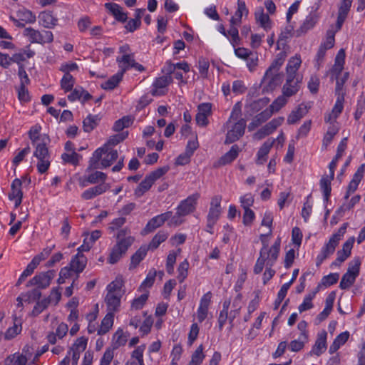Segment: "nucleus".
Instances as JSON below:
<instances>
[{"label":"nucleus","instance_id":"obj_1","mask_svg":"<svg viewBox=\"0 0 365 365\" xmlns=\"http://www.w3.org/2000/svg\"><path fill=\"white\" fill-rule=\"evenodd\" d=\"M302 60L299 56L292 57L286 66V82L282 87V93L289 98L295 95L300 88L302 77L298 73Z\"/></svg>","mask_w":365,"mask_h":365},{"label":"nucleus","instance_id":"obj_2","mask_svg":"<svg viewBox=\"0 0 365 365\" xmlns=\"http://www.w3.org/2000/svg\"><path fill=\"white\" fill-rule=\"evenodd\" d=\"M240 115L241 109L236 104L232 108L229 120L225 125V127L227 128L225 143H232L244 135L246 121L243 118H240Z\"/></svg>","mask_w":365,"mask_h":365},{"label":"nucleus","instance_id":"obj_3","mask_svg":"<svg viewBox=\"0 0 365 365\" xmlns=\"http://www.w3.org/2000/svg\"><path fill=\"white\" fill-rule=\"evenodd\" d=\"M118 156L116 150L103 145L94 151L89 160L86 171L108 168L118 158Z\"/></svg>","mask_w":365,"mask_h":365},{"label":"nucleus","instance_id":"obj_4","mask_svg":"<svg viewBox=\"0 0 365 365\" xmlns=\"http://www.w3.org/2000/svg\"><path fill=\"white\" fill-rule=\"evenodd\" d=\"M130 230L128 228L121 229L117 234V242L113 247L108 262L110 264H115L124 255L128 248L135 241V237L128 235Z\"/></svg>","mask_w":365,"mask_h":365},{"label":"nucleus","instance_id":"obj_5","mask_svg":"<svg viewBox=\"0 0 365 365\" xmlns=\"http://www.w3.org/2000/svg\"><path fill=\"white\" fill-rule=\"evenodd\" d=\"M123 280L118 277L107 286L108 293L105 298L108 310L111 312H117L120 305V299L124 294L123 289Z\"/></svg>","mask_w":365,"mask_h":365},{"label":"nucleus","instance_id":"obj_6","mask_svg":"<svg viewBox=\"0 0 365 365\" xmlns=\"http://www.w3.org/2000/svg\"><path fill=\"white\" fill-rule=\"evenodd\" d=\"M347 227V223H344L336 232L334 233L329 241L324 244L322 247L319 254L317 255L316 259L317 266L321 265L324 259L328 258L329 256L334 254L336 247L338 246L340 240L346 232Z\"/></svg>","mask_w":365,"mask_h":365},{"label":"nucleus","instance_id":"obj_7","mask_svg":"<svg viewBox=\"0 0 365 365\" xmlns=\"http://www.w3.org/2000/svg\"><path fill=\"white\" fill-rule=\"evenodd\" d=\"M34 146L35 147L34 156L38 160L36 165L38 172L43 174L47 172L51 165V155L46 143L42 140V143Z\"/></svg>","mask_w":365,"mask_h":365},{"label":"nucleus","instance_id":"obj_8","mask_svg":"<svg viewBox=\"0 0 365 365\" xmlns=\"http://www.w3.org/2000/svg\"><path fill=\"white\" fill-rule=\"evenodd\" d=\"M168 171V167H163L149 173L135 190V195L138 197L143 196V194L151 187L154 182L164 175Z\"/></svg>","mask_w":365,"mask_h":365},{"label":"nucleus","instance_id":"obj_9","mask_svg":"<svg viewBox=\"0 0 365 365\" xmlns=\"http://www.w3.org/2000/svg\"><path fill=\"white\" fill-rule=\"evenodd\" d=\"M262 242L263 246L259 251V256H262L266 267H272L279 256L281 242L280 239L277 238L274 245L270 247H268L265 241L262 240Z\"/></svg>","mask_w":365,"mask_h":365},{"label":"nucleus","instance_id":"obj_10","mask_svg":"<svg viewBox=\"0 0 365 365\" xmlns=\"http://www.w3.org/2000/svg\"><path fill=\"white\" fill-rule=\"evenodd\" d=\"M23 34L32 43L45 44L53 41V34L50 31H39L31 27L25 28Z\"/></svg>","mask_w":365,"mask_h":365},{"label":"nucleus","instance_id":"obj_11","mask_svg":"<svg viewBox=\"0 0 365 365\" xmlns=\"http://www.w3.org/2000/svg\"><path fill=\"white\" fill-rule=\"evenodd\" d=\"M116 61L120 68L119 72L123 75L130 68H134L140 72L145 71V67L135 61L134 55L119 56L117 57Z\"/></svg>","mask_w":365,"mask_h":365},{"label":"nucleus","instance_id":"obj_12","mask_svg":"<svg viewBox=\"0 0 365 365\" xmlns=\"http://www.w3.org/2000/svg\"><path fill=\"white\" fill-rule=\"evenodd\" d=\"M9 19L17 27L20 28H24L26 24H34L36 21V16L25 8L18 10L16 16H10Z\"/></svg>","mask_w":365,"mask_h":365},{"label":"nucleus","instance_id":"obj_13","mask_svg":"<svg viewBox=\"0 0 365 365\" xmlns=\"http://www.w3.org/2000/svg\"><path fill=\"white\" fill-rule=\"evenodd\" d=\"M55 276L56 272L54 270L41 272L31 279L28 282L26 287L37 286L38 288L46 289L50 285L51 280Z\"/></svg>","mask_w":365,"mask_h":365},{"label":"nucleus","instance_id":"obj_14","mask_svg":"<svg viewBox=\"0 0 365 365\" xmlns=\"http://www.w3.org/2000/svg\"><path fill=\"white\" fill-rule=\"evenodd\" d=\"M200 194L194 193L182 200L178 205L176 210L180 212L185 217L193 212L196 209L197 200Z\"/></svg>","mask_w":365,"mask_h":365},{"label":"nucleus","instance_id":"obj_15","mask_svg":"<svg viewBox=\"0 0 365 365\" xmlns=\"http://www.w3.org/2000/svg\"><path fill=\"white\" fill-rule=\"evenodd\" d=\"M172 216V212L168 211L151 218L143 230V234H148L161 227Z\"/></svg>","mask_w":365,"mask_h":365},{"label":"nucleus","instance_id":"obj_16","mask_svg":"<svg viewBox=\"0 0 365 365\" xmlns=\"http://www.w3.org/2000/svg\"><path fill=\"white\" fill-rule=\"evenodd\" d=\"M23 196L22 181L19 178H15L11 184L8 198L11 201H14V207L17 208L22 202Z\"/></svg>","mask_w":365,"mask_h":365},{"label":"nucleus","instance_id":"obj_17","mask_svg":"<svg viewBox=\"0 0 365 365\" xmlns=\"http://www.w3.org/2000/svg\"><path fill=\"white\" fill-rule=\"evenodd\" d=\"M53 247V246L47 247L44 248L41 253L36 255L21 274L26 277L30 276L34 272L37 266L40 264V262L46 259L50 255Z\"/></svg>","mask_w":365,"mask_h":365},{"label":"nucleus","instance_id":"obj_18","mask_svg":"<svg viewBox=\"0 0 365 365\" xmlns=\"http://www.w3.org/2000/svg\"><path fill=\"white\" fill-rule=\"evenodd\" d=\"M221 201L222 197L220 195L215 196L211 200L210 207L207 216V221H209L210 225L216 224L220 218L222 212Z\"/></svg>","mask_w":365,"mask_h":365},{"label":"nucleus","instance_id":"obj_19","mask_svg":"<svg viewBox=\"0 0 365 365\" xmlns=\"http://www.w3.org/2000/svg\"><path fill=\"white\" fill-rule=\"evenodd\" d=\"M29 349V346H26L22 354L15 353L9 356L5 360L4 365H26L31 356Z\"/></svg>","mask_w":365,"mask_h":365},{"label":"nucleus","instance_id":"obj_20","mask_svg":"<svg viewBox=\"0 0 365 365\" xmlns=\"http://www.w3.org/2000/svg\"><path fill=\"white\" fill-rule=\"evenodd\" d=\"M327 333L325 330H322L317 334V340L309 352V355L320 356L327 349Z\"/></svg>","mask_w":365,"mask_h":365},{"label":"nucleus","instance_id":"obj_21","mask_svg":"<svg viewBox=\"0 0 365 365\" xmlns=\"http://www.w3.org/2000/svg\"><path fill=\"white\" fill-rule=\"evenodd\" d=\"M285 60V54L283 53H279L276 59L272 62L271 66L265 72L264 78L265 81H269L271 82L272 80L274 79V76H277V72L279 71L281 66L283 65Z\"/></svg>","mask_w":365,"mask_h":365},{"label":"nucleus","instance_id":"obj_22","mask_svg":"<svg viewBox=\"0 0 365 365\" xmlns=\"http://www.w3.org/2000/svg\"><path fill=\"white\" fill-rule=\"evenodd\" d=\"M211 302V293L205 294L200 301L197 310V319L200 323L202 322L207 317L209 306Z\"/></svg>","mask_w":365,"mask_h":365},{"label":"nucleus","instance_id":"obj_23","mask_svg":"<svg viewBox=\"0 0 365 365\" xmlns=\"http://www.w3.org/2000/svg\"><path fill=\"white\" fill-rule=\"evenodd\" d=\"M173 81L171 74L168 72L166 75L157 78L153 83V96H162L165 93L160 89L166 88Z\"/></svg>","mask_w":365,"mask_h":365},{"label":"nucleus","instance_id":"obj_24","mask_svg":"<svg viewBox=\"0 0 365 365\" xmlns=\"http://www.w3.org/2000/svg\"><path fill=\"white\" fill-rule=\"evenodd\" d=\"M351 4L352 0H341L339 7L337 20L336 23V31L341 29V26L349 14Z\"/></svg>","mask_w":365,"mask_h":365},{"label":"nucleus","instance_id":"obj_25","mask_svg":"<svg viewBox=\"0 0 365 365\" xmlns=\"http://www.w3.org/2000/svg\"><path fill=\"white\" fill-rule=\"evenodd\" d=\"M38 19L39 25L46 29H53L58 24V19L50 11L41 12Z\"/></svg>","mask_w":365,"mask_h":365},{"label":"nucleus","instance_id":"obj_26","mask_svg":"<svg viewBox=\"0 0 365 365\" xmlns=\"http://www.w3.org/2000/svg\"><path fill=\"white\" fill-rule=\"evenodd\" d=\"M107 175L103 172L96 171L87 177L81 178L79 179V185L84 187L88 185V184H96L98 182H102V183H105V180H106Z\"/></svg>","mask_w":365,"mask_h":365},{"label":"nucleus","instance_id":"obj_27","mask_svg":"<svg viewBox=\"0 0 365 365\" xmlns=\"http://www.w3.org/2000/svg\"><path fill=\"white\" fill-rule=\"evenodd\" d=\"M110 187L108 183H101L96 186L86 190L81 197L84 200H91L106 192Z\"/></svg>","mask_w":365,"mask_h":365},{"label":"nucleus","instance_id":"obj_28","mask_svg":"<svg viewBox=\"0 0 365 365\" xmlns=\"http://www.w3.org/2000/svg\"><path fill=\"white\" fill-rule=\"evenodd\" d=\"M274 143L275 140L268 139L259 148L257 153L256 163L257 165H263L267 161V155L269 154Z\"/></svg>","mask_w":365,"mask_h":365},{"label":"nucleus","instance_id":"obj_29","mask_svg":"<svg viewBox=\"0 0 365 365\" xmlns=\"http://www.w3.org/2000/svg\"><path fill=\"white\" fill-rule=\"evenodd\" d=\"M87 264V258L81 253H77L73 256L69 263V266L74 272L79 274L83 271Z\"/></svg>","mask_w":365,"mask_h":365},{"label":"nucleus","instance_id":"obj_30","mask_svg":"<svg viewBox=\"0 0 365 365\" xmlns=\"http://www.w3.org/2000/svg\"><path fill=\"white\" fill-rule=\"evenodd\" d=\"M363 167L364 165H361L354 175L352 180L350 181L347 187V190L344 195V199L347 200L349 197L350 195L354 193L356 190L358 185L363 177Z\"/></svg>","mask_w":365,"mask_h":365},{"label":"nucleus","instance_id":"obj_31","mask_svg":"<svg viewBox=\"0 0 365 365\" xmlns=\"http://www.w3.org/2000/svg\"><path fill=\"white\" fill-rule=\"evenodd\" d=\"M104 6L117 21L125 22L127 20V14L123 11V8L118 4L115 3H106Z\"/></svg>","mask_w":365,"mask_h":365},{"label":"nucleus","instance_id":"obj_32","mask_svg":"<svg viewBox=\"0 0 365 365\" xmlns=\"http://www.w3.org/2000/svg\"><path fill=\"white\" fill-rule=\"evenodd\" d=\"M255 17L256 21L262 27L265 31L271 29V21L268 14H265L262 7H259L255 12Z\"/></svg>","mask_w":365,"mask_h":365},{"label":"nucleus","instance_id":"obj_33","mask_svg":"<svg viewBox=\"0 0 365 365\" xmlns=\"http://www.w3.org/2000/svg\"><path fill=\"white\" fill-rule=\"evenodd\" d=\"M272 116V111L268 110L267 108L261 113L256 115L252 119V122L248 125V130L252 131L256 128L259 126L262 123L267 121Z\"/></svg>","mask_w":365,"mask_h":365},{"label":"nucleus","instance_id":"obj_34","mask_svg":"<svg viewBox=\"0 0 365 365\" xmlns=\"http://www.w3.org/2000/svg\"><path fill=\"white\" fill-rule=\"evenodd\" d=\"M242 294H237L232 301V309L228 313L229 314V322L232 326L234 319L239 316L240 310L242 307Z\"/></svg>","mask_w":365,"mask_h":365},{"label":"nucleus","instance_id":"obj_35","mask_svg":"<svg viewBox=\"0 0 365 365\" xmlns=\"http://www.w3.org/2000/svg\"><path fill=\"white\" fill-rule=\"evenodd\" d=\"M114 314L109 312L105 316L101 322L100 328L98 330V335H103L107 333L113 324Z\"/></svg>","mask_w":365,"mask_h":365},{"label":"nucleus","instance_id":"obj_36","mask_svg":"<svg viewBox=\"0 0 365 365\" xmlns=\"http://www.w3.org/2000/svg\"><path fill=\"white\" fill-rule=\"evenodd\" d=\"M149 248L146 246L140 247L131 257L130 269L136 267L145 258Z\"/></svg>","mask_w":365,"mask_h":365},{"label":"nucleus","instance_id":"obj_37","mask_svg":"<svg viewBox=\"0 0 365 365\" xmlns=\"http://www.w3.org/2000/svg\"><path fill=\"white\" fill-rule=\"evenodd\" d=\"M307 113V108L305 106L301 104L298 106V108L291 112V113L288 115L287 118V123L288 124H294L297 121H299L301 118L304 117V115Z\"/></svg>","mask_w":365,"mask_h":365},{"label":"nucleus","instance_id":"obj_38","mask_svg":"<svg viewBox=\"0 0 365 365\" xmlns=\"http://www.w3.org/2000/svg\"><path fill=\"white\" fill-rule=\"evenodd\" d=\"M123 77V74L118 71L112 76L110 78H108L106 81L103 83L101 84V88L104 90H113L122 81Z\"/></svg>","mask_w":365,"mask_h":365},{"label":"nucleus","instance_id":"obj_39","mask_svg":"<svg viewBox=\"0 0 365 365\" xmlns=\"http://www.w3.org/2000/svg\"><path fill=\"white\" fill-rule=\"evenodd\" d=\"M168 237V233L165 231L160 230L153 237L148 247L149 250H155L159 245L165 242Z\"/></svg>","mask_w":365,"mask_h":365},{"label":"nucleus","instance_id":"obj_40","mask_svg":"<svg viewBox=\"0 0 365 365\" xmlns=\"http://www.w3.org/2000/svg\"><path fill=\"white\" fill-rule=\"evenodd\" d=\"M239 148L237 145H234L231 147L230 150L227 152L219 160L220 165H226L234 160H235L238 155Z\"/></svg>","mask_w":365,"mask_h":365},{"label":"nucleus","instance_id":"obj_41","mask_svg":"<svg viewBox=\"0 0 365 365\" xmlns=\"http://www.w3.org/2000/svg\"><path fill=\"white\" fill-rule=\"evenodd\" d=\"M230 305V300H225L222 304V309L220 311L219 317H218V327L219 329L221 331L223 329L224 325L225 324L227 320H229V314L228 311Z\"/></svg>","mask_w":365,"mask_h":365},{"label":"nucleus","instance_id":"obj_42","mask_svg":"<svg viewBox=\"0 0 365 365\" xmlns=\"http://www.w3.org/2000/svg\"><path fill=\"white\" fill-rule=\"evenodd\" d=\"M41 130V127L38 124L34 125L29 130V136L33 145L42 143V140L45 141V138L40 135Z\"/></svg>","mask_w":365,"mask_h":365},{"label":"nucleus","instance_id":"obj_43","mask_svg":"<svg viewBox=\"0 0 365 365\" xmlns=\"http://www.w3.org/2000/svg\"><path fill=\"white\" fill-rule=\"evenodd\" d=\"M344 97L338 96L334 106L332 109V114L328 115V117H325L326 122H331L332 119L335 120L337 116L342 112L344 106Z\"/></svg>","mask_w":365,"mask_h":365},{"label":"nucleus","instance_id":"obj_44","mask_svg":"<svg viewBox=\"0 0 365 365\" xmlns=\"http://www.w3.org/2000/svg\"><path fill=\"white\" fill-rule=\"evenodd\" d=\"M315 24L316 20L313 16H307L299 29L296 31L297 36H299L306 34L309 30L312 29Z\"/></svg>","mask_w":365,"mask_h":365},{"label":"nucleus","instance_id":"obj_45","mask_svg":"<svg viewBox=\"0 0 365 365\" xmlns=\"http://www.w3.org/2000/svg\"><path fill=\"white\" fill-rule=\"evenodd\" d=\"M21 322L16 317L14 318V325L9 327L5 333V339H11L21 331Z\"/></svg>","mask_w":365,"mask_h":365},{"label":"nucleus","instance_id":"obj_46","mask_svg":"<svg viewBox=\"0 0 365 365\" xmlns=\"http://www.w3.org/2000/svg\"><path fill=\"white\" fill-rule=\"evenodd\" d=\"M287 103V97L282 93V95L277 97L267 109L272 111V115L273 113L278 112L283 106H284Z\"/></svg>","mask_w":365,"mask_h":365},{"label":"nucleus","instance_id":"obj_47","mask_svg":"<svg viewBox=\"0 0 365 365\" xmlns=\"http://www.w3.org/2000/svg\"><path fill=\"white\" fill-rule=\"evenodd\" d=\"M99 120L98 115H88L83 121L84 131L89 133L93 130L97 126Z\"/></svg>","mask_w":365,"mask_h":365},{"label":"nucleus","instance_id":"obj_48","mask_svg":"<svg viewBox=\"0 0 365 365\" xmlns=\"http://www.w3.org/2000/svg\"><path fill=\"white\" fill-rule=\"evenodd\" d=\"M331 180L329 179V176H323L320 180V188L323 192L325 201H328L331 195Z\"/></svg>","mask_w":365,"mask_h":365},{"label":"nucleus","instance_id":"obj_49","mask_svg":"<svg viewBox=\"0 0 365 365\" xmlns=\"http://www.w3.org/2000/svg\"><path fill=\"white\" fill-rule=\"evenodd\" d=\"M61 88L66 93L71 91L75 84V78L71 74L63 75L61 82Z\"/></svg>","mask_w":365,"mask_h":365},{"label":"nucleus","instance_id":"obj_50","mask_svg":"<svg viewBox=\"0 0 365 365\" xmlns=\"http://www.w3.org/2000/svg\"><path fill=\"white\" fill-rule=\"evenodd\" d=\"M167 72L170 74L173 73L175 69L182 70L185 73H188L190 71V65L186 61H181L177 63H171L170 62L167 63Z\"/></svg>","mask_w":365,"mask_h":365},{"label":"nucleus","instance_id":"obj_51","mask_svg":"<svg viewBox=\"0 0 365 365\" xmlns=\"http://www.w3.org/2000/svg\"><path fill=\"white\" fill-rule=\"evenodd\" d=\"M205 354H203V346L200 345L192 355L189 365H200L202 364Z\"/></svg>","mask_w":365,"mask_h":365},{"label":"nucleus","instance_id":"obj_52","mask_svg":"<svg viewBox=\"0 0 365 365\" xmlns=\"http://www.w3.org/2000/svg\"><path fill=\"white\" fill-rule=\"evenodd\" d=\"M227 38L233 47L240 44V39L239 37V31L237 27L232 26H230L229 30L227 31Z\"/></svg>","mask_w":365,"mask_h":365},{"label":"nucleus","instance_id":"obj_53","mask_svg":"<svg viewBox=\"0 0 365 365\" xmlns=\"http://www.w3.org/2000/svg\"><path fill=\"white\" fill-rule=\"evenodd\" d=\"M132 123L133 120L130 117L124 116L115 122L113 129L116 132H119L123 128L129 127Z\"/></svg>","mask_w":365,"mask_h":365},{"label":"nucleus","instance_id":"obj_54","mask_svg":"<svg viewBox=\"0 0 365 365\" xmlns=\"http://www.w3.org/2000/svg\"><path fill=\"white\" fill-rule=\"evenodd\" d=\"M189 262L187 259L182 262L178 268V279L180 283H182L187 278L188 274Z\"/></svg>","mask_w":365,"mask_h":365},{"label":"nucleus","instance_id":"obj_55","mask_svg":"<svg viewBox=\"0 0 365 365\" xmlns=\"http://www.w3.org/2000/svg\"><path fill=\"white\" fill-rule=\"evenodd\" d=\"M315 294L316 292L305 296L303 302L298 307L299 312L300 313L309 310L313 307L312 299L315 297Z\"/></svg>","mask_w":365,"mask_h":365},{"label":"nucleus","instance_id":"obj_56","mask_svg":"<svg viewBox=\"0 0 365 365\" xmlns=\"http://www.w3.org/2000/svg\"><path fill=\"white\" fill-rule=\"evenodd\" d=\"M336 31L333 30H328L327 32L326 40L321 43L320 48H323L324 50L331 48L334 46V36Z\"/></svg>","mask_w":365,"mask_h":365},{"label":"nucleus","instance_id":"obj_57","mask_svg":"<svg viewBox=\"0 0 365 365\" xmlns=\"http://www.w3.org/2000/svg\"><path fill=\"white\" fill-rule=\"evenodd\" d=\"M356 278V277L354 276V274L346 272L341 278L339 287L341 289L349 288L355 282Z\"/></svg>","mask_w":365,"mask_h":365},{"label":"nucleus","instance_id":"obj_58","mask_svg":"<svg viewBox=\"0 0 365 365\" xmlns=\"http://www.w3.org/2000/svg\"><path fill=\"white\" fill-rule=\"evenodd\" d=\"M284 120V117H278L274 118L265 125H264V130H266L269 135L272 133L279 125H281Z\"/></svg>","mask_w":365,"mask_h":365},{"label":"nucleus","instance_id":"obj_59","mask_svg":"<svg viewBox=\"0 0 365 365\" xmlns=\"http://www.w3.org/2000/svg\"><path fill=\"white\" fill-rule=\"evenodd\" d=\"M128 132H123L120 133H118L111 136L108 142L104 144V145H107V148H110V146H115L119 143L124 140L128 137Z\"/></svg>","mask_w":365,"mask_h":365},{"label":"nucleus","instance_id":"obj_60","mask_svg":"<svg viewBox=\"0 0 365 365\" xmlns=\"http://www.w3.org/2000/svg\"><path fill=\"white\" fill-rule=\"evenodd\" d=\"M61 158L64 163H71L76 165L78 163L81 155L76 152L73 151L70 153H63Z\"/></svg>","mask_w":365,"mask_h":365},{"label":"nucleus","instance_id":"obj_61","mask_svg":"<svg viewBox=\"0 0 365 365\" xmlns=\"http://www.w3.org/2000/svg\"><path fill=\"white\" fill-rule=\"evenodd\" d=\"M361 265V260L359 257H354L353 260H351L349 264V267L347 269L348 273L354 274V276L356 277L359 274V269Z\"/></svg>","mask_w":365,"mask_h":365},{"label":"nucleus","instance_id":"obj_62","mask_svg":"<svg viewBox=\"0 0 365 365\" xmlns=\"http://www.w3.org/2000/svg\"><path fill=\"white\" fill-rule=\"evenodd\" d=\"M61 298V292L60 287L53 288L49 296L46 298L50 304L56 305Z\"/></svg>","mask_w":365,"mask_h":365},{"label":"nucleus","instance_id":"obj_63","mask_svg":"<svg viewBox=\"0 0 365 365\" xmlns=\"http://www.w3.org/2000/svg\"><path fill=\"white\" fill-rule=\"evenodd\" d=\"M184 217L183 215L176 210L175 214L174 215H172L171 217L168 220V225L169 227H178L184 222Z\"/></svg>","mask_w":365,"mask_h":365},{"label":"nucleus","instance_id":"obj_64","mask_svg":"<svg viewBox=\"0 0 365 365\" xmlns=\"http://www.w3.org/2000/svg\"><path fill=\"white\" fill-rule=\"evenodd\" d=\"M240 202L244 210L250 209L254 203V197L251 193H246L240 197Z\"/></svg>","mask_w":365,"mask_h":365}]
</instances>
